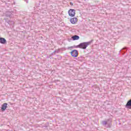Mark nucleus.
<instances>
[{
	"instance_id": "f257e3e1",
	"label": "nucleus",
	"mask_w": 131,
	"mask_h": 131,
	"mask_svg": "<svg viewBox=\"0 0 131 131\" xmlns=\"http://www.w3.org/2000/svg\"><path fill=\"white\" fill-rule=\"evenodd\" d=\"M93 42V40H91L89 42H84L80 43L79 45L77 46V48H79V49H82L83 50H85L86 48H88V46H90Z\"/></svg>"
},
{
	"instance_id": "f03ea898",
	"label": "nucleus",
	"mask_w": 131,
	"mask_h": 131,
	"mask_svg": "<svg viewBox=\"0 0 131 131\" xmlns=\"http://www.w3.org/2000/svg\"><path fill=\"white\" fill-rule=\"evenodd\" d=\"M71 55L72 57H74L75 58H76L78 56V51L77 50H73L71 52Z\"/></svg>"
},
{
	"instance_id": "7ed1b4c3",
	"label": "nucleus",
	"mask_w": 131,
	"mask_h": 131,
	"mask_svg": "<svg viewBox=\"0 0 131 131\" xmlns=\"http://www.w3.org/2000/svg\"><path fill=\"white\" fill-rule=\"evenodd\" d=\"M69 15L71 16V17H74L75 16V10L70 9L69 10Z\"/></svg>"
},
{
	"instance_id": "20e7f679",
	"label": "nucleus",
	"mask_w": 131,
	"mask_h": 131,
	"mask_svg": "<svg viewBox=\"0 0 131 131\" xmlns=\"http://www.w3.org/2000/svg\"><path fill=\"white\" fill-rule=\"evenodd\" d=\"M125 107L127 109H131V99L129 100L125 105Z\"/></svg>"
},
{
	"instance_id": "39448f33",
	"label": "nucleus",
	"mask_w": 131,
	"mask_h": 131,
	"mask_svg": "<svg viewBox=\"0 0 131 131\" xmlns=\"http://www.w3.org/2000/svg\"><path fill=\"white\" fill-rule=\"evenodd\" d=\"M7 108H8V103H3L1 107V110L2 111H5Z\"/></svg>"
},
{
	"instance_id": "423d86ee",
	"label": "nucleus",
	"mask_w": 131,
	"mask_h": 131,
	"mask_svg": "<svg viewBox=\"0 0 131 131\" xmlns=\"http://www.w3.org/2000/svg\"><path fill=\"white\" fill-rule=\"evenodd\" d=\"M70 21L72 23V24H75L76 22H77L78 19L77 18L74 17L70 18Z\"/></svg>"
},
{
	"instance_id": "0eeeda50",
	"label": "nucleus",
	"mask_w": 131,
	"mask_h": 131,
	"mask_svg": "<svg viewBox=\"0 0 131 131\" xmlns=\"http://www.w3.org/2000/svg\"><path fill=\"white\" fill-rule=\"evenodd\" d=\"M0 43L5 45V43H7V40L4 38L0 37Z\"/></svg>"
},
{
	"instance_id": "6e6552de",
	"label": "nucleus",
	"mask_w": 131,
	"mask_h": 131,
	"mask_svg": "<svg viewBox=\"0 0 131 131\" xmlns=\"http://www.w3.org/2000/svg\"><path fill=\"white\" fill-rule=\"evenodd\" d=\"M6 17H9V18H12L13 17V14H12V12H6Z\"/></svg>"
},
{
	"instance_id": "1a4fd4ad",
	"label": "nucleus",
	"mask_w": 131,
	"mask_h": 131,
	"mask_svg": "<svg viewBox=\"0 0 131 131\" xmlns=\"http://www.w3.org/2000/svg\"><path fill=\"white\" fill-rule=\"evenodd\" d=\"M107 124L108 125V127H111V122H112V119H109L106 120Z\"/></svg>"
},
{
	"instance_id": "9d476101",
	"label": "nucleus",
	"mask_w": 131,
	"mask_h": 131,
	"mask_svg": "<svg viewBox=\"0 0 131 131\" xmlns=\"http://www.w3.org/2000/svg\"><path fill=\"white\" fill-rule=\"evenodd\" d=\"M72 39L73 40H77V39H79V36L78 35H74L72 37Z\"/></svg>"
},
{
	"instance_id": "9b49d317",
	"label": "nucleus",
	"mask_w": 131,
	"mask_h": 131,
	"mask_svg": "<svg viewBox=\"0 0 131 131\" xmlns=\"http://www.w3.org/2000/svg\"><path fill=\"white\" fill-rule=\"evenodd\" d=\"M102 124L103 125H107V121H102Z\"/></svg>"
},
{
	"instance_id": "f8f14e48",
	"label": "nucleus",
	"mask_w": 131,
	"mask_h": 131,
	"mask_svg": "<svg viewBox=\"0 0 131 131\" xmlns=\"http://www.w3.org/2000/svg\"><path fill=\"white\" fill-rule=\"evenodd\" d=\"M55 53H59V50H55L53 53H52V55H55Z\"/></svg>"
},
{
	"instance_id": "ddd939ff",
	"label": "nucleus",
	"mask_w": 131,
	"mask_h": 131,
	"mask_svg": "<svg viewBox=\"0 0 131 131\" xmlns=\"http://www.w3.org/2000/svg\"><path fill=\"white\" fill-rule=\"evenodd\" d=\"M77 47V46H73V47H69V49H75V48H78V47Z\"/></svg>"
},
{
	"instance_id": "4468645a",
	"label": "nucleus",
	"mask_w": 131,
	"mask_h": 131,
	"mask_svg": "<svg viewBox=\"0 0 131 131\" xmlns=\"http://www.w3.org/2000/svg\"><path fill=\"white\" fill-rule=\"evenodd\" d=\"M122 50V51H123L124 50H126V47H125V48H123Z\"/></svg>"
},
{
	"instance_id": "2eb2a0df",
	"label": "nucleus",
	"mask_w": 131,
	"mask_h": 131,
	"mask_svg": "<svg viewBox=\"0 0 131 131\" xmlns=\"http://www.w3.org/2000/svg\"><path fill=\"white\" fill-rule=\"evenodd\" d=\"M70 5H71V6H73V4L71 2L70 3Z\"/></svg>"
},
{
	"instance_id": "dca6fc26",
	"label": "nucleus",
	"mask_w": 131,
	"mask_h": 131,
	"mask_svg": "<svg viewBox=\"0 0 131 131\" xmlns=\"http://www.w3.org/2000/svg\"><path fill=\"white\" fill-rule=\"evenodd\" d=\"M125 53V52L124 51V53H123V54H124Z\"/></svg>"
}]
</instances>
